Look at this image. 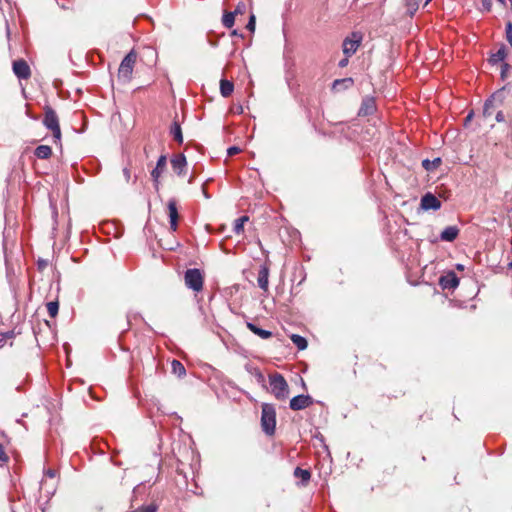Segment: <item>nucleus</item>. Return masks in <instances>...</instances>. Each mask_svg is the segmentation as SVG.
I'll use <instances>...</instances> for the list:
<instances>
[{"instance_id":"obj_51","label":"nucleus","mask_w":512,"mask_h":512,"mask_svg":"<svg viewBox=\"0 0 512 512\" xmlns=\"http://www.w3.org/2000/svg\"><path fill=\"white\" fill-rule=\"evenodd\" d=\"M432 0H426L425 2V5H427L429 2H431Z\"/></svg>"},{"instance_id":"obj_37","label":"nucleus","mask_w":512,"mask_h":512,"mask_svg":"<svg viewBox=\"0 0 512 512\" xmlns=\"http://www.w3.org/2000/svg\"><path fill=\"white\" fill-rule=\"evenodd\" d=\"M482 6L486 11L491 10L492 1L491 0H482Z\"/></svg>"},{"instance_id":"obj_28","label":"nucleus","mask_w":512,"mask_h":512,"mask_svg":"<svg viewBox=\"0 0 512 512\" xmlns=\"http://www.w3.org/2000/svg\"><path fill=\"white\" fill-rule=\"evenodd\" d=\"M235 22V13L232 12H226L223 15L222 23L225 27L231 28L234 25Z\"/></svg>"},{"instance_id":"obj_35","label":"nucleus","mask_w":512,"mask_h":512,"mask_svg":"<svg viewBox=\"0 0 512 512\" xmlns=\"http://www.w3.org/2000/svg\"><path fill=\"white\" fill-rule=\"evenodd\" d=\"M495 119L499 123L505 122V116L502 110L496 112Z\"/></svg>"},{"instance_id":"obj_2","label":"nucleus","mask_w":512,"mask_h":512,"mask_svg":"<svg viewBox=\"0 0 512 512\" xmlns=\"http://www.w3.org/2000/svg\"><path fill=\"white\" fill-rule=\"evenodd\" d=\"M261 427L263 432L272 436L276 428V410L273 404L264 403L261 406Z\"/></svg>"},{"instance_id":"obj_41","label":"nucleus","mask_w":512,"mask_h":512,"mask_svg":"<svg viewBox=\"0 0 512 512\" xmlns=\"http://www.w3.org/2000/svg\"><path fill=\"white\" fill-rule=\"evenodd\" d=\"M45 475L49 478H54L56 476V472L53 469H48L45 471Z\"/></svg>"},{"instance_id":"obj_52","label":"nucleus","mask_w":512,"mask_h":512,"mask_svg":"<svg viewBox=\"0 0 512 512\" xmlns=\"http://www.w3.org/2000/svg\"><path fill=\"white\" fill-rule=\"evenodd\" d=\"M232 34H233V35H237V31H236V30H234V31L232 32Z\"/></svg>"},{"instance_id":"obj_4","label":"nucleus","mask_w":512,"mask_h":512,"mask_svg":"<svg viewBox=\"0 0 512 512\" xmlns=\"http://www.w3.org/2000/svg\"><path fill=\"white\" fill-rule=\"evenodd\" d=\"M136 58L135 52L130 51L121 61L118 69V79L121 82L128 83L131 80Z\"/></svg>"},{"instance_id":"obj_42","label":"nucleus","mask_w":512,"mask_h":512,"mask_svg":"<svg viewBox=\"0 0 512 512\" xmlns=\"http://www.w3.org/2000/svg\"><path fill=\"white\" fill-rule=\"evenodd\" d=\"M348 58L349 57L346 56L344 59L340 60L338 63L339 67H341V68L346 67L348 64Z\"/></svg>"},{"instance_id":"obj_24","label":"nucleus","mask_w":512,"mask_h":512,"mask_svg":"<svg viewBox=\"0 0 512 512\" xmlns=\"http://www.w3.org/2000/svg\"><path fill=\"white\" fill-rule=\"evenodd\" d=\"M170 134L172 135L173 139L179 144L183 142L182 130L180 124L177 121L173 122L170 128Z\"/></svg>"},{"instance_id":"obj_13","label":"nucleus","mask_w":512,"mask_h":512,"mask_svg":"<svg viewBox=\"0 0 512 512\" xmlns=\"http://www.w3.org/2000/svg\"><path fill=\"white\" fill-rule=\"evenodd\" d=\"M421 207L424 210H438L441 207L440 200L432 193H426L421 198Z\"/></svg>"},{"instance_id":"obj_17","label":"nucleus","mask_w":512,"mask_h":512,"mask_svg":"<svg viewBox=\"0 0 512 512\" xmlns=\"http://www.w3.org/2000/svg\"><path fill=\"white\" fill-rule=\"evenodd\" d=\"M459 234V229L456 226H447L440 234L442 241L452 242Z\"/></svg>"},{"instance_id":"obj_34","label":"nucleus","mask_w":512,"mask_h":512,"mask_svg":"<svg viewBox=\"0 0 512 512\" xmlns=\"http://www.w3.org/2000/svg\"><path fill=\"white\" fill-rule=\"evenodd\" d=\"M245 8H246V6L244 3H239L232 13H235V15L242 14V13H244Z\"/></svg>"},{"instance_id":"obj_10","label":"nucleus","mask_w":512,"mask_h":512,"mask_svg":"<svg viewBox=\"0 0 512 512\" xmlns=\"http://www.w3.org/2000/svg\"><path fill=\"white\" fill-rule=\"evenodd\" d=\"M167 212L169 216L170 229L172 231H176L178 227V209H177V201L172 198L167 203Z\"/></svg>"},{"instance_id":"obj_16","label":"nucleus","mask_w":512,"mask_h":512,"mask_svg":"<svg viewBox=\"0 0 512 512\" xmlns=\"http://www.w3.org/2000/svg\"><path fill=\"white\" fill-rule=\"evenodd\" d=\"M375 109H376V106H375L374 99L373 98H365L362 101V104H361L358 114L360 116H368V115L373 114Z\"/></svg>"},{"instance_id":"obj_48","label":"nucleus","mask_w":512,"mask_h":512,"mask_svg":"<svg viewBox=\"0 0 512 512\" xmlns=\"http://www.w3.org/2000/svg\"><path fill=\"white\" fill-rule=\"evenodd\" d=\"M457 269L462 270V269H463V266H462L461 264H458V265H457Z\"/></svg>"},{"instance_id":"obj_21","label":"nucleus","mask_w":512,"mask_h":512,"mask_svg":"<svg viewBox=\"0 0 512 512\" xmlns=\"http://www.w3.org/2000/svg\"><path fill=\"white\" fill-rule=\"evenodd\" d=\"M34 155L39 159H49L52 155V149L48 145H40L35 149Z\"/></svg>"},{"instance_id":"obj_27","label":"nucleus","mask_w":512,"mask_h":512,"mask_svg":"<svg viewBox=\"0 0 512 512\" xmlns=\"http://www.w3.org/2000/svg\"><path fill=\"white\" fill-rule=\"evenodd\" d=\"M249 220L248 216H241L234 221L233 230L236 234H240L244 231V224Z\"/></svg>"},{"instance_id":"obj_33","label":"nucleus","mask_w":512,"mask_h":512,"mask_svg":"<svg viewBox=\"0 0 512 512\" xmlns=\"http://www.w3.org/2000/svg\"><path fill=\"white\" fill-rule=\"evenodd\" d=\"M8 460H9V457L4 450L2 443L0 442V463H2V464L7 463Z\"/></svg>"},{"instance_id":"obj_49","label":"nucleus","mask_w":512,"mask_h":512,"mask_svg":"<svg viewBox=\"0 0 512 512\" xmlns=\"http://www.w3.org/2000/svg\"><path fill=\"white\" fill-rule=\"evenodd\" d=\"M509 269H512V261L508 264Z\"/></svg>"},{"instance_id":"obj_45","label":"nucleus","mask_w":512,"mask_h":512,"mask_svg":"<svg viewBox=\"0 0 512 512\" xmlns=\"http://www.w3.org/2000/svg\"><path fill=\"white\" fill-rule=\"evenodd\" d=\"M5 345V337L0 335V348Z\"/></svg>"},{"instance_id":"obj_18","label":"nucleus","mask_w":512,"mask_h":512,"mask_svg":"<svg viewBox=\"0 0 512 512\" xmlns=\"http://www.w3.org/2000/svg\"><path fill=\"white\" fill-rule=\"evenodd\" d=\"M507 57V51H506V48L504 45H502L495 53H493L490 58H489V62L492 64V65H495L499 62H502L504 63V60L506 59Z\"/></svg>"},{"instance_id":"obj_15","label":"nucleus","mask_w":512,"mask_h":512,"mask_svg":"<svg viewBox=\"0 0 512 512\" xmlns=\"http://www.w3.org/2000/svg\"><path fill=\"white\" fill-rule=\"evenodd\" d=\"M166 161V156L161 155L157 160L156 167L151 172V177L155 183L156 190H158L159 178L166 167Z\"/></svg>"},{"instance_id":"obj_9","label":"nucleus","mask_w":512,"mask_h":512,"mask_svg":"<svg viewBox=\"0 0 512 512\" xmlns=\"http://www.w3.org/2000/svg\"><path fill=\"white\" fill-rule=\"evenodd\" d=\"M269 272H270L269 261H266L264 264H262L260 266L259 271H258V277H257L258 286L264 292L268 291V287H269Z\"/></svg>"},{"instance_id":"obj_40","label":"nucleus","mask_w":512,"mask_h":512,"mask_svg":"<svg viewBox=\"0 0 512 512\" xmlns=\"http://www.w3.org/2000/svg\"><path fill=\"white\" fill-rule=\"evenodd\" d=\"M510 69V65L506 62L502 64L501 75L504 77L505 73Z\"/></svg>"},{"instance_id":"obj_7","label":"nucleus","mask_w":512,"mask_h":512,"mask_svg":"<svg viewBox=\"0 0 512 512\" xmlns=\"http://www.w3.org/2000/svg\"><path fill=\"white\" fill-rule=\"evenodd\" d=\"M362 37L358 33H353L351 38H346L343 41V53L347 57H351L358 49L360 43H361Z\"/></svg>"},{"instance_id":"obj_43","label":"nucleus","mask_w":512,"mask_h":512,"mask_svg":"<svg viewBox=\"0 0 512 512\" xmlns=\"http://www.w3.org/2000/svg\"><path fill=\"white\" fill-rule=\"evenodd\" d=\"M472 117H473V112L471 111L465 118V124L470 122L472 120Z\"/></svg>"},{"instance_id":"obj_23","label":"nucleus","mask_w":512,"mask_h":512,"mask_svg":"<svg viewBox=\"0 0 512 512\" xmlns=\"http://www.w3.org/2000/svg\"><path fill=\"white\" fill-rule=\"evenodd\" d=\"M234 90V85L231 81L222 79L220 81V92L223 97H229Z\"/></svg>"},{"instance_id":"obj_47","label":"nucleus","mask_w":512,"mask_h":512,"mask_svg":"<svg viewBox=\"0 0 512 512\" xmlns=\"http://www.w3.org/2000/svg\"><path fill=\"white\" fill-rule=\"evenodd\" d=\"M440 161H441V160H440V158H437V159H435V160L433 161V163H434V164H439V163H440Z\"/></svg>"},{"instance_id":"obj_6","label":"nucleus","mask_w":512,"mask_h":512,"mask_svg":"<svg viewBox=\"0 0 512 512\" xmlns=\"http://www.w3.org/2000/svg\"><path fill=\"white\" fill-rule=\"evenodd\" d=\"M503 104V95L501 91L493 93L484 103L483 116L490 117L495 110L499 109Z\"/></svg>"},{"instance_id":"obj_11","label":"nucleus","mask_w":512,"mask_h":512,"mask_svg":"<svg viewBox=\"0 0 512 512\" xmlns=\"http://www.w3.org/2000/svg\"><path fill=\"white\" fill-rule=\"evenodd\" d=\"M13 72L19 79H28L31 76L30 67L23 59L13 62Z\"/></svg>"},{"instance_id":"obj_39","label":"nucleus","mask_w":512,"mask_h":512,"mask_svg":"<svg viewBox=\"0 0 512 512\" xmlns=\"http://www.w3.org/2000/svg\"><path fill=\"white\" fill-rule=\"evenodd\" d=\"M255 377L257 378L258 382L263 383L265 378L264 375L259 370H255Z\"/></svg>"},{"instance_id":"obj_29","label":"nucleus","mask_w":512,"mask_h":512,"mask_svg":"<svg viewBox=\"0 0 512 512\" xmlns=\"http://www.w3.org/2000/svg\"><path fill=\"white\" fill-rule=\"evenodd\" d=\"M47 312L50 317L54 318L58 314L59 304L57 301H50L46 304Z\"/></svg>"},{"instance_id":"obj_5","label":"nucleus","mask_w":512,"mask_h":512,"mask_svg":"<svg viewBox=\"0 0 512 512\" xmlns=\"http://www.w3.org/2000/svg\"><path fill=\"white\" fill-rule=\"evenodd\" d=\"M43 124L47 129L52 131L54 141L59 142L61 140L59 119L56 112L51 107L45 108Z\"/></svg>"},{"instance_id":"obj_25","label":"nucleus","mask_w":512,"mask_h":512,"mask_svg":"<svg viewBox=\"0 0 512 512\" xmlns=\"http://www.w3.org/2000/svg\"><path fill=\"white\" fill-rule=\"evenodd\" d=\"M291 341L293 342V344L299 349V350H304L307 348V340L302 337L301 335H298V334H292L291 335Z\"/></svg>"},{"instance_id":"obj_50","label":"nucleus","mask_w":512,"mask_h":512,"mask_svg":"<svg viewBox=\"0 0 512 512\" xmlns=\"http://www.w3.org/2000/svg\"><path fill=\"white\" fill-rule=\"evenodd\" d=\"M498 1L505 5V0H498Z\"/></svg>"},{"instance_id":"obj_30","label":"nucleus","mask_w":512,"mask_h":512,"mask_svg":"<svg viewBox=\"0 0 512 512\" xmlns=\"http://www.w3.org/2000/svg\"><path fill=\"white\" fill-rule=\"evenodd\" d=\"M157 506L155 504L143 505L131 512H156Z\"/></svg>"},{"instance_id":"obj_19","label":"nucleus","mask_w":512,"mask_h":512,"mask_svg":"<svg viewBox=\"0 0 512 512\" xmlns=\"http://www.w3.org/2000/svg\"><path fill=\"white\" fill-rule=\"evenodd\" d=\"M353 83L354 81L352 78L336 79L332 84V89L334 91L345 90L350 88Z\"/></svg>"},{"instance_id":"obj_14","label":"nucleus","mask_w":512,"mask_h":512,"mask_svg":"<svg viewBox=\"0 0 512 512\" xmlns=\"http://www.w3.org/2000/svg\"><path fill=\"white\" fill-rule=\"evenodd\" d=\"M171 165H172L173 171L177 175H179V176L183 175L185 172L186 166H187V161H186V157L184 156V154L175 155L171 159Z\"/></svg>"},{"instance_id":"obj_8","label":"nucleus","mask_w":512,"mask_h":512,"mask_svg":"<svg viewBox=\"0 0 512 512\" xmlns=\"http://www.w3.org/2000/svg\"><path fill=\"white\" fill-rule=\"evenodd\" d=\"M313 404V398L310 395H297L290 400L289 407L291 410H303Z\"/></svg>"},{"instance_id":"obj_26","label":"nucleus","mask_w":512,"mask_h":512,"mask_svg":"<svg viewBox=\"0 0 512 512\" xmlns=\"http://www.w3.org/2000/svg\"><path fill=\"white\" fill-rule=\"evenodd\" d=\"M171 368H172V372L175 375H177L178 377H183L186 374V369H185L184 365L178 360L174 359L172 361Z\"/></svg>"},{"instance_id":"obj_31","label":"nucleus","mask_w":512,"mask_h":512,"mask_svg":"<svg viewBox=\"0 0 512 512\" xmlns=\"http://www.w3.org/2000/svg\"><path fill=\"white\" fill-rule=\"evenodd\" d=\"M505 34H506V39H507L508 43L512 47V22H510V21L506 23Z\"/></svg>"},{"instance_id":"obj_22","label":"nucleus","mask_w":512,"mask_h":512,"mask_svg":"<svg viewBox=\"0 0 512 512\" xmlns=\"http://www.w3.org/2000/svg\"><path fill=\"white\" fill-rule=\"evenodd\" d=\"M294 476L296 478L301 479V485L305 486L309 482L311 478V472L307 469H302L300 467L295 468L294 470Z\"/></svg>"},{"instance_id":"obj_20","label":"nucleus","mask_w":512,"mask_h":512,"mask_svg":"<svg viewBox=\"0 0 512 512\" xmlns=\"http://www.w3.org/2000/svg\"><path fill=\"white\" fill-rule=\"evenodd\" d=\"M247 327L251 332H253L254 334H256L257 336H259L262 339H268V338L272 337V332L262 329V328H259L258 326H256L255 324H253L251 322H247Z\"/></svg>"},{"instance_id":"obj_32","label":"nucleus","mask_w":512,"mask_h":512,"mask_svg":"<svg viewBox=\"0 0 512 512\" xmlns=\"http://www.w3.org/2000/svg\"><path fill=\"white\" fill-rule=\"evenodd\" d=\"M255 25H256V18L255 16L252 14L249 18V21L246 25V28L250 31V32H254L255 31Z\"/></svg>"},{"instance_id":"obj_36","label":"nucleus","mask_w":512,"mask_h":512,"mask_svg":"<svg viewBox=\"0 0 512 512\" xmlns=\"http://www.w3.org/2000/svg\"><path fill=\"white\" fill-rule=\"evenodd\" d=\"M240 152V148L237 147V146H232V147H229L228 150H227V153L229 156H233V155H236Z\"/></svg>"},{"instance_id":"obj_44","label":"nucleus","mask_w":512,"mask_h":512,"mask_svg":"<svg viewBox=\"0 0 512 512\" xmlns=\"http://www.w3.org/2000/svg\"><path fill=\"white\" fill-rule=\"evenodd\" d=\"M1 336H4L5 340H6L7 338H12L13 337V332H7L5 334H1Z\"/></svg>"},{"instance_id":"obj_38","label":"nucleus","mask_w":512,"mask_h":512,"mask_svg":"<svg viewBox=\"0 0 512 512\" xmlns=\"http://www.w3.org/2000/svg\"><path fill=\"white\" fill-rule=\"evenodd\" d=\"M123 175H124L125 180L128 182V181L130 180V178H131V172H130V169H129V168H127V167H125V168L123 169Z\"/></svg>"},{"instance_id":"obj_46","label":"nucleus","mask_w":512,"mask_h":512,"mask_svg":"<svg viewBox=\"0 0 512 512\" xmlns=\"http://www.w3.org/2000/svg\"><path fill=\"white\" fill-rule=\"evenodd\" d=\"M423 166L426 168V169H429V160H424L423 161Z\"/></svg>"},{"instance_id":"obj_1","label":"nucleus","mask_w":512,"mask_h":512,"mask_svg":"<svg viewBox=\"0 0 512 512\" xmlns=\"http://www.w3.org/2000/svg\"><path fill=\"white\" fill-rule=\"evenodd\" d=\"M270 391L277 400L284 401L289 396V385L283 375L273 373L269 375Z\"/></svg>"},{"instance_id":"obj_12","label":"nucleus","mask_w":512,"mask_h":512,"mask_svg":"<svg viewBox=\"0 0 512 512\" xmlns=\"http://www.w3.org/2000/svg\"><path fill=\"white\" fill-rule=\"evenodd\" d=\"M439 285L442 289L454 290L459 285V278L453 271H450L440 277Z\"/></svg>"},{"instance_id":"obj_3","label":"nucleus","mask_w":512,"mask_h":512,"mask_svg":"<svg viewBox=\"0 0 512 512\" xmlns=\"http://www.w3.org/2000/svg\"><path fill=\"white\" fill-rule=\"evenodd\" d=\"M184 282L188 289L198 293L203 290L204 273L198 268L187 269L184 273Z\"/></svg>"}]
</instances>
